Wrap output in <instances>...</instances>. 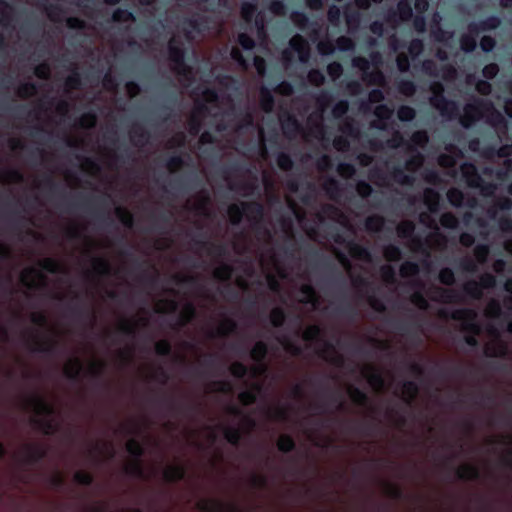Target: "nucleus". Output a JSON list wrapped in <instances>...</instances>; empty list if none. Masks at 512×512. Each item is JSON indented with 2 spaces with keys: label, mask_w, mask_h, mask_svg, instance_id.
<instances>
[{
  "label": "nucleus",
  "mask_w": 512,
  "mask_h": 512,
  "mask_svg": "<svg viewBox=\"0 0 512 512\" xmlns=\"http://www.w3.org/2000/svg\"><path fill=\"white\" fill-rule=\"evenodd\" d=\"M251 235L237 236L234 241V249L238 253L245 251L254 253L258 256L259 265L265 274L267 283L272 291L279 293L280 300L287 304L288 302H297L302 305L303 312L316 310L320 307V299L313 288L305 283V279L300 278L294 281L289 278L286 268L277 258L274 249L270 246L272 236L265 241L261 235L257 236L250 223Z\"/></svg>",
  "instance_id": "f257e3e1"
},
{
  "label": "nucleus",
  "mask_w": 512,
  "mask_h": 512,
  "mask_svg": "<svg viewBox=\"0 0 512 512\" xmlns=\"http://www.w3.org/2000/svg\"><path fill=\"white\" fill-rule=\"evenodd\" d=\"M95 242L90 238L83 241L82 258L87 261L84 275L91 294L101 297H116L126 287L124 272L121 269L113 270L111 264L94 253Z\"/></svg>",
  "instance_id": "f03ea898"
},
{
  "label": "nucleus",
  "mask_w": 512,
  "mask_h": 512,
  "mask_svg": "<svg viewBox=\"0 0 512 512\" xmlns=\"http://www.w3.org/2000/svg\"><path fill=\"white\" fill-rule=\"evenodd\" d=\"M65 269L62 263L46 258L37 266L24 269L21 273V282L27 288H47L54 298H69L72 292Z\"/></svg>",
  "instance_id": "7ed1b4c3"
},
{
  "label": "nucleus",
  "mask_w": 512,
  "mask_h": 512,
  "mask_svg": "<svg viewBox=\"0 0 512 512\" xmlns=\"http://www.w3.org/2000/svg\"><path fill=\"white\" fill-rule=\"evenodd\" d=\"M96 124L94 114H84L74 128L73 134L68 136L67 144L71 147L82 148L87 150H100V145L92 142L91 135L87 131ZM100 163H96L90 158H79L80 167L83 171L92 176L102 178V170L108 169L111 173L116 163L115 152L112 150L99 151Z\"/></svg>",
  "instance_id": "20e7f679"
},
{
  "label": "nucleus",
  "mask_w": 512,
  "mask_h": 512,
  "mask_svg": "<svg viewBox=\"0 0 512 512\" xmlns=\"http://www.w3.org/2000/svg\"><path fill=\"white\" fill-rule=\"evenodd\" d=\"M231 413L233 414V425L221 422L214 426H208L199 433L190 435L188 441L198 448L205 449L213 444L218 435H223L227 441L236 444L240 439L241 433L248 432L254 423L237 409H232Z\"/></svg>",
  "instance_id": "39448f33"
},
{
  "label": "nucleus",
  "mask_w": 512,
  "mask_h": 512,
  "mask_svg": "<svg viewBox=\"0 0 512 512\" xmlns=\"http://www.w3.org/2000/svg\"><path fill=\"white\" fill-rule=\"evenodd\" d=\"M27 407L33 412L32 419L42 431L48 434L56 430L59 415L50 396L35 394L28 400Z\"/></svg>",
  "instance_id": "423d86ee"
},
{
  "label": "nucleus",
  "mask_w": 512,
  "mask_h": 512,
  "mask_svg": "<svg viewBox=\"0 0 512 512\" xmlns=\"http://www.w3.org/2000/svg\"><path fill=\"white\" fill-rule=\"evenodd\" d=\"M195 304L199 307H206L213 304V299L194 297L192 300H186L185 303H181L178 299V294L171 291L166 297L159 299L155 303V310L160 313H167L173 312L180 307V320L181 324L184 325L193 318L196 310Z\"/></svg>",
  "instance_id": "0eeeda50"
},
{
  "label": "nucleus",
  "mask_w": 512,
  "mask_h": 512,
  "mask_svg": "<svg viewBox=\"0 0 512 512\" xmlns=\"http://www.w3.org/2000/svg\"><path fill=\"white\" fill-rule=\"evenodd\" d=\"M327 332L318 326H309L302 333V340L307 346L311 347L315 353L324 360L334 364L341 365L343 357L338 353L336 348L328 342Z\"/></svg>",
  "instance_id": "6e6552de"
},
{
  "label": "nucleus",
  "mask_w": 512,
  "mask_h": 512,
  "mask_svg": "<svg viewBox=\"0 0 512 512\" xmlns=\"http://www.w3.org/2000/svg\"><path fill=\"white\" fill-rule=\"evenodd\" d=\"M266 354V346L262 342H258L251 350V357L256 364L250 369L249 377L251 378L249 388L239 394L238 398L244 405H248L256 399L262 385V376L266 371V366L261 362Z\"/></svg>",
  "instance_id": "1a4fd4ad"
},
{
  "label": "nucleus",
  "mask_w": 512,
  "mask_h": 512,
  "mask_svg": "<svg viewBox=\"0 0 512 512\" xmlns=\"http://www.w3.org/2000/svg\"><path fill=\"white\" fill-rule=\"evenodd\" d=\"M193 99L195 106L188 120V130L190 134L196 135L206 114L218 116V111L215 109L218 108L219 100L217 95L209 89L202 90L201 98L196 94Z\"/></svg>",
  "instance_id": "9d476101"
},
{
  "label": "nucleus",
  "mask_w": 512,
  "mask_h": 512,
  "mask_svg": "<svg viewBox=\"0 0 512 512\" xmlns=\"http://www.w3.org/2000/svg\"><path fill=\"white\" fill-rule=\"evenodd\" d=\"M228 216L231 223H239L244 216L252 224L257 236L267 241L270 238V231L262 226L260 220L263 216L262 206L257 203H241V206L232 204L228 208Z\"/></svg>",
  "instance_id": "9b49d317"
},
{
  "label": "nucleus",
  "mask_w": 512,
  "mask_h": 512,
  "mask_svg": "<svg viewBox=\"0 0 512 512\" xmlns=\"http://www.w3.org/2000/svg\"><path fill=\"white\" fill-rule=\"evenodd\" d=\"M183 48L177 36H173L169 42V59L171 69L178 75L179 82L188 88L193 78V71L183 63Z\"/></svg>",
  "instance_id": "f8f14e48"
},
{
  "label": "nucleus",
  "mask_w": 512,
  "mask_h": 512,
  "mask_svg": "<svg viewBox=\"0 0 512 512\" xmlns=\"http://www.w3.org/2000/svg\"><path fill=\"white\" fill-rule=\"evenodd\" d=\"M103 366V361L94 355H86L84 357L76 355L66 362L64 372L70 378L78 376L81 371L97 375L102 371Z\"/></svg>",
  "instance_id": "ddd939ff"
},
{
  "label": "nucleus",
  "mask_w": 512,
  "mask_h": 512,
  "mask_svg": "<svg viewBox=\"0 0 512 512\" xmlns=\"http://www.w3.org/2000/svg\"><path fill=\"white\" fill-rule=\"evenodd\" d=\"M451 317L461 322V329L467 333L465 336L467 344L476 345V335L480 333V327L476 321L477 313L471 309H459L453 311Z\"/></svg>",
  "instance_id": "4468645a"
},
{
  "label": "nucleus",
  "mask_w": 512,
  "mask_h": 512,
  "mask_svg": "<svg viewBox=\"0 0 512 512\" xmlns=\"http://www.w3.org/2000/svg\"><path fill=\"white\" fill-rule=\"evenodd\" d=\"M352 66L361 71V80L367 86H386V78L381 71V68H372L370 69V62L368 59L364 57H354L352 59Z\"/></svg>",
  "instance_id": "2eb2a0df"
},
{
  "label": "nucleus",
  "mask_w": 512,
  "mask_h": 512,
  "mask_svg": "<svg viewBox=\"0 0 512 512\" xmlns=\"http://www.w3.org/2000/svg\"><path fill=\"white\" fill-rule=\"evenodd\" d=\"M289 48H286L282 52V61L285 66H288L293 59V52L298 54V59L302 63H306L310 57V47L306 39L296 34L289 41Z\"/></svg>",
  "instance_id": "dca6fc26"
},
{
  "label": "nucleus",
  "mask_w": 512,
  "mask_h": 512,
  "mask_svg": "<svg viewBox=\"0 0 512 512\" xmlns=\"http://www.w3.org/2000/svg\"><path fill=\"white\" fill-rule=\"evenodd\" d=\"M433 96L430 98V103L435 107L442 116L451 118L456 112V105L453 102L447 101L443 96V87L440 83H434L431 86Z\"/></svg>",
  "instance_id": "f3484780"
},
{
  "label": "nucleus",
  "mask_w": 512,
  "mask_h": 512,
  "mask_svg": "<svg viewBox=\"0 0 512 512\" xmlns=\"http://www.w3.org/2000/svg\"><path fill=\"white\" fill-rule=\"evenodd\" d=\"M186 208L193 213L194 217L207 219L211 211V202L208 194L204 191L197 193L187 200Z\"/></svg>",
  "instance_id": "a211bd4d"
},
{
  "label": "nucleus",
  "mask_w": 512,
  "mask_h": 512,
  "mask_svg": "<svg viewBox=\"0 0 512 512\" xmlns=\"http://www.w3.org/2000/svg\"><path fill=\"white\" fill-rule=\"evenodd\" d=\"M206 19L199 18L196 20H189L183 26L185 37L190 42H199L208 35L206 31Z\"/></svg>",
  "instance_id": "6ab92c4d"
},
{
  "label": "nucleus",
  "mask_w": 512,
  "mask_h": 512,
  "mask_svg": "<svg viewBox=\"0 0 512 512\" xmlns=\"http://www.w3.org/2000/svg\"><path fill=\"white\" fill-rule=\"evenodd\" d=\"M45 447L40 443H29L19 448L13 458L17 462H30L41 458L45 454Z\"/></svg>",
  "instance_id": "aec40b11"
},
{
  "label": "nucleus",
  "mask_w": 512,
  "mask_h": 512,
  "mask_svg": "<svg viewBox=\"0 0 512 512\" xmlns=\"http://www.w3.org/2000/svg\"><path fill=\"white\" fill-rule=\"evenodd\" d=\"M490 339L485 344V353L488 356L498 357L503 356L507 353V345L500 339L499 332L495 328H489L488 330Z\"/></svg>",
  "instance_id": "412c9836"
},
{
  "label": "nucleus",
  "mask_w": 512,
  "mask_h": 512,
  "mask_svg": "<svg viewBox=\"0 0 512 512\" xmlns=\"http://www.w3.org/2000/svg\"><path fill=\"white\" fill-rule=\"evenodd\" d=\"M329 218L339 224H341L343 227L347 228L349 231H353V226L350 223V220L348 216H346L340 209L333 205H325L322 208L321 214L318 216L319 220H322V218Z\"/></svg>",
  "instance_id": "4be33fe9"
},
{
  "label": "nucleus",
  "mask_w": 512,
  "mask_h": 512,
  "mask_svg": "<svg viewBox=\"0 0 512 512\" xmlns=\"http://www.w3.org/2000/svg\"><path fill=\"white\" fill-rule=\"evenodd\" d=\"M126 448L127 451L135 457L130 467H128V470L135 475L144 476L141 461L138 459L142 454V447L140 443L135 439H130L126 443Z\"/></svg>",
  "instance_id": "5701e85b"
},
{
  "label": "nucleus",
  "mask_w": 512,
  "mask_h": 512,
  "mask_svg": "<svg viewBox=\"0 0 512 512\" xmlns=\"http://www.w3.org/2000/svg\"><path fill=\"white\" fill-rule=\"evenodd\" d=\"M234 328V321L230 318L223 317L214 323L212 327L206 328L204 333L207 335V337L214 338L216 336H224L233 331Z\"/></svg>",
  "instance_id": "b1692460"
},
{
  "label": "nucleus",
  "mask_w": 512,
  "mask_h": 512,
  "mask_svg": "<svg viewBox=\"0 0 512 512\" xmlns=\"http://www.w3.org/2000/svg\"><path fill=\"white\" fill-rule=\"evenodd\" d=\"M148 323V312L140 311L136 317L130 319H123L119 323V328L128 333H134L138 328L145 326Z\"/></svg>",
  "instance_id": "393cba45"
},
{
  "label": "nucleus",
  "mask_w": 512,
  "mask_h": 512,
  "mask_svg": "<svg viewBox=\"0 0 512 512\" xmlns=\"http://www.w3.org/2000/svg\"><path fill=\"white\" fill-rule=\"evenodd\" d=\"M430 298L443 303H458L461 301V294L455 289L436 287L430 293Z\"/></svg>",
  "instance_id": "a878e982"
},
{
  "label": "nucleus",
  "mask_w": 512,
  "mask_h": 512,
  "mask_svg": "<svg viewBox=\"0 0 512 512\" xmlns=\"http://www.w3.org/2000/svg\"><path fill=\"white\" fill-rule=\"evenodd\" d=\"M362 374L367 378L370 386L376 390L381 391L386 388V379L382 373L372 367H365Z\"/></svg>",
  "instance_id": "bb28decb"
},
{
  "label": "nucleus",
  "mask_w": 512,
  "mask_h": 512,
  "mask_svg": "<svg viewBox=\"0 0 512 512\" xmlns=\"http://www.w3.org/2000/svg\"><path fill=\"white\" fill-rule=\"evenodd\" d=\"M482 117L483 116L478 110V107H476L474 101L471 100L464 107L463 115L461 117V124L464 127H469L472 125V123L481 119Z\"/></svg>",
  "instance_id": "cd10ccee"
},
{
  "label": "nucleus",
  "mask_w": 512,
  "mask_h": 512,
  "mask_svg": "<svg viewBox=\"0 0 512 512\" xmlns=\"http://www.w3.org/2000/svg\"><path fill=\"white\" fill-rule=\"evenodd\" d=\"M286 201H287V204H288L290 210L292 211V213L294 214V216L298 220L299 224L306 231L307 235L311 239H315L316 238V231L314 230V228L307 226V224L305 222V219H304V212L290 199L289 196L286 197Z\"/></svg>",
  "instance_id": "c85d7f7f"
},
{
  "label": "nucleus",
  "mask_w": 512,
  "mask_h": 512,
  "mask_svg": "<svg viewBox=\"0 0 512 512\" xmlns=\"http://www.w3.org/2000/svg\"><path fill=\"white\" fill-rule=\"evenodd\" d=\"M461 173L465 178L468 186L480 188L482 179L477 173L476 167L472 164H463L461 166Z\"/></svg>",
  "instance_id": "c756f323"
},
{
  "label": "nucleus",
  "mask_w": 512,
  "mask_h": 512,
  "mask_svg": "<svg viewBox=\"0 0 512 512\" xmlns=\"http://www.w3.org/2000/svg\"><path fill=\"white\" fill-rule=\"evenodd\" d=\"M200 508L209 512H237L234 504L217 500H207L200 503Z\"/></svg>",
  "instance_id": "7c9ffc66"
},
{
  "label": "nucleus",
  "mask_w": 512,
  "mask_h": 512,
  "mask_svg": "<svg viewBox=\"0 0 512 512\" xmlns=\"http://www.w3.org/2000/svg\"><path fill=\"white\" fill-rule=\"evenodd\" d=\"M425 244L431 249L442 250L446 247L447 238L437 228L427 236Z\"/></svg>",
  "instance_id": "2f4dec72"
},
{
  "label": "nucleus",
  "mask_w": 512,
  "mask_h": 512,
  "mask_svg": "<svg viewBox=\"0 0 512 512\" xmlns=\"http://www.w3.org/2000/svg\"><path fill=\"white\" fill-rule=\"evenodd\" d=\"M175 353L177 360L182 363H189L198 358V348L189 343H185L183 347Z\"/></svg>",
  "instance_id": "473e14b6"
},
{
  "label": "nucleus",
  "mask_w": 512,
  "mask_h": 512,
  "mask_svg": "<svg viewBox=\"0 0 512 512\" xmlns=\"http://www.w3.org/2000/svg\"><path fill=\"white\" fill-rule=\"evenodd\" d=\"M347 250H348L349 255L353 259L362 261L366 264H369L371 262L370 254L362 246L352 243V242H349L347 244Z\"/></svg>",
  "instance_id": "72a5a7b5"
},
{
  "label": "nucleus",
  "mask_w": 512,
  "mask_h": 512,
  "mask_svg": "<svg viewBox=\"0 0 512 512\" xmlns=\"http://www.w3.org/2000/svg\"><path fill=\"white\" fill-rule=\"evenodd\" d=\"M446 150L449 152V154L440 155L438 158V163L442 167L450 168L456 164V157L459 155L460 151L453 145L447 146Z\"/></svg>",
  "instance_id": "f704fd0d"
},
{
  "label": "nucleus",
  "mask_w": 512,
  "mask_h": 512,
  "mask_svg": "<svg viewBox=\"0 0 512 512\" xmlns=\"http://www.w3.org/2000/svg\"><path fill=\"white\" fill-rule=\"evenodd\" d=\"M439 194L431 188H426L423 193V199L425 205L428 207L430 212H436L439 205Z\"/></svg>",
  "instance_id": "c9c22d12"
},
{
  "label": "nucleus",
  "mask_w": 512,
  "mask_h": 512,
  "mask_svg": "<svg viewBox=\"0 0 512 512\" xmlns=\"http://www.w3.org/2000/svg\"><path fill=\"white\" fill-rule=\"evenodd\" d=\"M130 138L135 146H143L147 140L148 136L144 130V128L140 125H134L130 130Z\"/></svg>",
  "instance_id": "e433bc0d"
},
{
  "label": "nucleus",
  "mask_w": 512,
  "mask_h": 512,
  "mask_svg": "<svg viewBox=\"0 0 512 512\" xmlns=\"http://www.w3.org/2000/svg\"><path fill=\"white\" fill-rule=\"evenodd\" d=\"M385 99L384 93L379 89H373L368 94V100L362 101L360 104V110L367 112L370 109V104L380 103Z\"/></svg>",
  "instance_id": "4c0bfd02"
},
{
  "label": "nucleus",
  "mask_w": 512,
  "mask_h": 512,
  "mask_svg": "<svg viewBox=\"0 0 512 512\" xmlns=\"http://www.w3.org/2000/svg\"><path fill=\"white\" fill-rule=\"evenodd\" d=\"M163 474L165 479L175 481L184 476V469L179 464H170L165 467Z\"/></svg>",
  "instance_id": "58836bf2"
},
{
  "label": "nucleus",
  "mask_w": 512,
  "mask_h": 512,
  "mask_svg": "<svg viewBox=\"0 0 512 512\" xmlns=\"http://www.w3.org/2000/svg\"><path fill=\"white\" fill-rule=\"evenodd\" d=\"M384 218L380 215H371L366 219L365 227L367 231L379 232L384 226Z\"/></svg>",
  "instance_id": "ea45409f"
},
{
  "label": "nucleus",
  "mask_w": 512,
  "mask_h": 512,
  "mask_svg": "<svg viewBox=\"0 0 512 512\" xmlns=\"http://www.w3.org/2000/svg\"><path fill=\"white\" fill-rule=\"evenodd\" d=\"M340 131L350 137H358L359 129L351 118H345L340 124Z\"/></svg>",
  "instance_id": "a19ab883"
},
{
  "label": "nucleus",
  "mask_w": 512,
  "mask_h": 512,
  "mask_svg": "<svg viewBox=\"0 0 512 512\" xmlns=\"http://www.w3.org/2000/svg\"><path fill=\"white\" fill-rule=\"evenodd\" d=\"M0 181L3 183H17L22 181V175L14 169H3L0 173Z\"/></svg>",
  "instance_id": "79ce46f5"
},
{
  "label": "nucleus",
  "mask_w": 512,
  "mask_h": 512,
  "mask_svg": "<svg viewBox=\"0 0 512 512\" xmlns=\"http://www.w3.org/2000/svg\"><path fill=\"white\" fill-rule=\"evenodd\" d=\"M463 288L466 294L474 299H480L483 295L481 285L477 281H467Z\"/></svg>",
  "instance_id": "37998d69"
},
{
  "label": "nucleus",
  "mask_w": 512,
  "mask_h": 512,
  "mask_svg": "<svg viewBox=\"0 0 512 512\" xmlns=\"http://www.w3.org/2000/svg\"><path fill=\"white\" fill-rule=\"evenodd\" d=\"M424 162V157L420 152H415L412 156L406 161L405 167L410 172L417 171Z\"/></svg>",
  "instance_id": "c03bdc74"
},
{
  "label": "nucleus",
  "mask_w": 512,
  "mask_h": 512,
  "mask_svg": "<svg viewBox=\"0 0 512 512\" xmlns=\"http://www.w3.org/2000/svg\"><path fill=\"white\" fill-rule=\"evenodd\" d=\"M66 24L71 29L82 30L86 35H90L94 31V28L87 26L82 20L75 17L68 18Z\"/></svg>",
  "instance_id": "a18cd8bd"
},
{
  "label": "nucleus",
  "mask_w": 512,
  "mask_h": 512,
  "mask_svg": "<svg viewBox=\"0 0 512 512\" xmlns=\"http://www.w3.org/2000/svg\"><path fill=\"white\" fill-rule=\"evenodd\" d=\"M414 224L412 221H401L397 226V234L401 238H410L414 232Z\"/></svg>",
  "instance_id": "49530a36"
},
{
  "label": "nucleus",
  "mask_w": 512,
  "mask_h": 512,
  "mask_svg": "<svg viewBox=\"0 0 512 512\" xmlns=\"http://www.w3.org/2000/svg\"><path fill=\"white\" fill-rule=\"evenodd\" d=\"M472 100L474 101L476 107H478V110L483 117L493 112L494 106L490 100L481 98H473Z\"/></svg>",
  "instance_id": "de8ad7c7"
},
{
  "label": "nucleus",
  "mask_w": 512,
  "mask_h": 512,
  "mask_svg": "<svg viewBox=\"0 0 512 512\" xmlns=\"http://www.w3.org/2000/svg\"><path fill=\"white\" fill-rule=\"evenodd\" d=\"M323 188L331 199L336 200L339 197V187L336 180L332 178L325 180Z\"/></svg>",
  "instance_id": "09e8293b"
},
{
  "label": "nucleus",
  "mask_w": 512,
  "mask_h": 512,
  "mask_svg": "<svg viewBox=\"0 0 512 512\" xmlns=\"http://www.w3.org/2000/svg\"><path fill=\"white\" fill-rule=\"evenodd\" d=\"M460 48L464 52H472L476 48L475 37L468 34H463L460 38Z\"/></svg>",
  "instance_id": "8fccbe9b"
},
{
  "label": "nucleus",
  "mask_w": 512,
  "mask_h": 512,
  "mask_svg": "<svg viewBox=\"0 0 512 512\" xmlns=\"http://www.w3.org/2000/svg\"><path fill=\"white\" fill-rule=\"evenodd\" d=\"M69 111V104L65 101H59L54 110L46 111L48 117H64Z\"/></svg>",
  "instance_id": "3c124183"
},
{
  "label": "nucleus",
  "mask_w": 512,
  "mask_h": 512,
  "mask_svg": "<svg viewBox=\"0 0 512 512\" xmlns=\"http://www.w3.org/2000/svg\"><path fill=\"white\" fill-rule=\"evenodd\" d=\"M485 316L488 318H496L501 313V306L499 301L491 299L485 308Z\"/></svg>",
  "instance_id": "603ef678"
},
{
  "label": "nucleus",
  "mask_w": 512,
  "mask_h": 512,
  "mask_svg": "<svg viewBox=\"0 0 512 512\" xmlns=\"http://www.w3.org/2000/svg\"><path fill=\"white\" fill-rule=\"evenodd\" d=\"M339 260L343 264V266L345 267V269H346L347 273L349 274L351 280L353 281V283L356 286H358L360 283H362L365 280L364 277L356 276L354 268L350 265L349 261L345 257L339 255Z\"/></svg>",
  "instance_id": "864d4df0"
},
{
  "label": "nucleus",
  "mask_w": 512,
  "mask_h": 512,
  "mask_svg": "<svg viewBox=\"0 0 512 512\" xmlns=\"http://www.w3.org/2000/svg\"><path fill=\"white\" fill-rule=\"evenodd\" d=\"M397 116L400 121H411L416 116V111L410 106H400L397 111Z\"/></svg>",
  "instance_id": "5fc2aeb1"
},
{
  "label": "nucleus",
  "mask_w": 512,
  "mask_h": 512,
  "mask_svg": "<svg viewBox=\"0 0 512 512\" xmlns=\"http://www.w3.org/2000/svg\"><path fill=\"white\" fill-rule=\"evenodd\" d=\"M417 386L413 382L404 383L402 386V396L405 401H411L417 395Z\"/></svg>",
  "instance_id": "6e6d98bb"
},
{
  "label": "nucleus",
  "mask_w": 512,
  "mask_h": 512,
  "mask_svg": "<svg viewBox=\"0 0 512 512\" xmlns=\"http://www.w3.org/2000/svg\"><path fill=\"white\" fill-rule=\"evenodd\" d=\"M447 199L453 206L459 207L462 205L464 196L460 190L451 188L447 192Z\"/></svg>",
  "instance_id": "4d7b16f0"
},
{
  "label": "nucleus",
  "mask_w": 512,
  "mask_h": 512,
  "mask_svg": "<svg viewBox=\"0 0 512 512\" xmlns=\"http://www.w3.org/2000/svg\"><path fill=\"white\" fill-rule=\"evenodd\" d=\"M418 265L412 262H405L400 267V275L403 278L415 276L418 273Z\"/></svg>",
  "instance_id": "13d9d810"
},
{
  "label": "nucleus",
  "mask_w": 512,
  "mask_h": 512,
  "mask_svg": "<svg viewBox=\"0 0 512 512\" xmlns=\"http://www.w3.org/2000/svg\"><path fill=\"white\" fill-rule=\"evenodd\" d=\"M232 273L231 268L226 264H219L214 268L213 275L216 279L226 280Z\"/></svg>",
  "instance_id": "bf43d9fd"
},
{
  "label": "nucleus",
  "mask_w": 512,
  "mask_h": 512,
  "mask_svg": "<svg viewBox=\"0 0 512 512\" xmlns=\"http://www.w3.org/2000/svg\"><path fill=\"white\" fill-rule=\"evenodd\" d=\"M373 113L380 120L386 121L391 118L393 109L389 108L387 105L379 104L375 107Z\"/></svg>",
  "instance_id": "052dcab7"
},
{
  "label": "nucleus",
  "mask_w": 512,
  "mask_h": 512,
  "mask_svg": "<svg viewBox=\"0 0 512 512\" xmlns=\"http://www.w3.org/2000/svg\"><path fill=\"white\" fill-rule=\"evenodd\" d=\"M115 213L117 218L122 222L126 227H131L133 223V217L129 211L122 207H117L115 209Z\"/></svg>",
  "instance_id": "680f3d73"
},
{
  "label": "nucleus",
  "mask_w": 512,
  "mask_h": 512,
  "mask_svg": "<svg viewBox=\"0 0 512 512\" xmlns=\"http://www.w3.org/2000/svg\"><path fill=\"white\" fill-rule=\"evenodd\" d=\"M392 176L394 181L401 185H412L414 183V177L406 175L401 169L395 170Z\"/></svg>",
  "instance_id": "e2e57ef3"
},
{
  "label": "nucleus",
  "mask_w": 512,
  "mask_h": 512,
  "mask_svg": "<svg viewBox=\"0 0 512 512\" xmlns=\"http://www.w3.org/2000/svg\"><path fill=\"white\" fill-rule=\"evenodd\" d=\"M440 223L443 227L455 229L458 226V219L450 212L444 213L440 218Z\"/></svg>",
  "instance_id": "0e129e2a"
},
{
  "label": "nucleus",
  "mask_w": 512,
  "mask_h": 512,
  "mask_svg": "<svg viewBox=\"0 0 512 512\" xmlns=\"http://www.w3.org/2000/svg\"><path fill=\"white\" fill-rule=\"evenodd\" d=\"M383 254L387 261H398L401 257L399 248L394 245L386 246L384 248Z\"/></svg>",
  "instance_id": "69168bd1"
},
{
  "label": "nucleus",
  "mask_w": 512,
  "mask_h": 512,
  "mask_svg": "<svg viewBox=\"0 0 512 512\" xmlns=\"http://www.w3.org/2000/svg\"><path fill=\"white\" fill-rule=\"evenodd\" d=\"M428 140H429V138H428L427 132L423 131V130L416 131L411 136V142L414 145L419 146V147H424L427 144Z\"/></svg>",
  "instance_id": "338daca9"
},
{
  "label": "nucleus",
  "mask_w": 512,
  "mask_h": 512,
  "mask_svg": "<svg viewBox=\"0 0 512 512\" xmlns=\"http://www.w3.org/2000/svg\"><path fill=\"white\" fill-rule=\"evenodd\" d=\"M398 91L402 95L410 97L415 93L416 87L411 81H400L398 83Z\"/></svg>",
  "instance_id": "774afa93"
}]
</instances>
